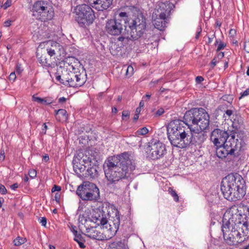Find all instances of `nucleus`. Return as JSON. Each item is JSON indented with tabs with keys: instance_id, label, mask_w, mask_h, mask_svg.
Returning <instances> with one entry per match:
<instances>
[{
	"instance_id": "nucleus-1",
	"label": "nucleus",
	"mask_w": 249,
	"mask_h": 249,
	"mask_svg": "<svg viewBox=\"0 0 249 249\" xmlns=\"http://www.w3.org/2000/svg\"><path fill=\"white\" fill-rule=\"evenodd\" d=\"M136 166L135 160L129 152L108 157L104 165L107 185L116 189L124 187L122 179L127 178L129 172L134 171Z\"/></svg>"
},
{
	"instance_id": "nucleus-2",
	"label": "nucleus",
	"mask_w": 249,
	"mask_h": 249,
	"mask_svg": "<svg viewBox=\"0 0 249 249\" xmlns=\"http://www.w3.org/2000/svg\"><path fill=\"white\" fill-rule=\"evenodd\" d=\"M224 197L230 201L241 200L246 194V182L238 174H231L223 179L220 186Z\"/></svg>"
},
{
	"instance_id": "nucleus-3",
	"label": "nucleus",
	"mask_w": 249,
	"mask_h": 249,
	"mask_svg": "<svg viewBox=\"0 0 249 249\" xmlns=\"http://www.w3.org/2000/svg\"><path fill=\"white\" fill-rule=\"evenodd\" d=\"M183 121L191 128L196 125L201 130H206L209 126L210 116L203 108H193L185 113Z\"/></svg>"
},
{
	"instance_id": "nucleus-4",
	"label": "nucleus",
	"mask_w": 249,
	"mask_h": 249,
	"mask_svg": "<svg viewBox=\"0 0 249 249\" xmlns=\"http://www.w3.org/2000/svg\"><path fill=\"white\" fill-rule=\"evenodd\" d=\"M235 138V135H231V138L224 145L216 146V155L220 159L227 158V160H235L240 155V152L242 148L241 142Z\"/></svg>"
},
{
	"instance_id": "nucleus-5",
	"label": "nucleus",
	"mask_w": 249,
	"mask_h": 249,
	"mask_svg": "<svg viewBox=\"0 0 249 249\" xmlns=\"http://www.w3.org/2000/svg\"><path fill=\"white\" fill-rule=\"evenodd\" d=\"M126 26L129 29L128 39L137 40L143 34L146 26V18L142 14H139L128 19Z\"/></svg>"
},
{
	"instance_id": "nucleus-6",
	"label": "nucleus",
	"mask_w": 249,
	"mask_h": 249,
	"mask_svg": "<svg viewBox=\"0 0 249 249\" xmlns=\"http://www.w3.org/2000/svg\"><path fill=\"white\" fill-rule=\"evenodd\" d=\"M126 27L121 19H110L106 22L105 29L107 33L111 36H120L118 40L122 42L129 38V34L125 32L126 29L124 28Z\"/></svg>"
},
{
	"instance_id": "nucleus-7",
	"label": "nucleus",
	"mask_w": 249,
	"mask_h": 249,
	"mask_svg": "<svg viewBox=\"0 0 249 249\" xmlns=\"http://www.w3.org/2000/svg\"><path fill=\"white\" fill-rule=\"evenodd\" d=\"M32 12L33 16L41 21L51 20L54 16L52 6L47 2L42 0L35 2L33 5Z\"/></svg>"
},
{
	"instance_id": "nucleus-8",
	"label": "nucleus",
	"mask_w": 249,
	"mask_h": 249,
	"mask_svg": "<svg viewBox=\"0 0 249 249\" xmlns=\"http://www.w3.org/2000/svg\"><path fill=\"white\" fill-rule=\"evenodd\" d=\"M75 20L80 26L86 27L92 23L95 18L93 10L86 4L79 5L75 8Z\"/></svg>"
},
{
	"instance_id": "nucleus-9",
	"label": "nucleus",
	"mask_w": 249,
	"mask_h": 249,
	"mask_svg": "<svg viewBox=\"0 0 249 249\" xmlns=\"http://www.w3.org/2000/svg\"><path fill=\"white\" fill-rule=\"evenodd\" d=\"M146 153L148 157L152 160L160 159L166 153L165 145L159 140L153 138L148 142Z\"/></svg>"
},
{
	"instance_id": "nucleus-10",
	"label": "nucleus",
	"mask_w": 249,
	"mask_h": 249,
	"mask_svg": "<svg viewBox=\"0 0 249 249\" xmlns=\"http://www.w3.org/2000/svg\"><path fill=\"white\" fill-rule=\"evenodd\" d=\"M242 215L237 212L232 213L231 212H227L223 215L222 219V231H230L231 230H237L240 226V219Z\"/></svg>"
},
{
	"instance_id": "nucleus-11",
	"label": "nucleus",
	"mask_w": 249,
	"mask_h": 249,
	"mask_svg": "<svg viewBox=\"0 0 249 249\" xmlns=\"http://www.w3.org/2000/svg\"><path fill=\"white\" fill-rule=\"evenodd\" d=\"M190 130L181 131V133H175V135L168 138L171 145L179 148H184L188 146V141L190 140L189 134Z\"/></svg>"
},
{
	"instance_id": "nucleus-12",
	"label": "nucleus",
	"mask_w": 249,
	"mask_h": 249,
	"mask_svg": "<svg viewBox=\"0 0 249 249\" xmlns=\"http://www.w3.org/2000/svg\"><path fill=\"white\" fill-rule=\"evenodd\" d=\"M231 135L235 134L229 135L225 130L216 128L212 132L210 139L215 146H221L227 142L228 139L230 138Z\"/></svg>"
},
{
	"instance_id": "nucleus-13",
	"label": "nucleus",
	"mask_w": 249,
	"mask_h": 249,
	"mask_svg": "<svg viewBox=\"0 0 249 249\" xmlns=\"http://www.w3.org/2000/svg\"><path fill=\"white\" fill-rule=\"evenodd\" d=\"M174 7V4L168 1L164 0L159 1L154 13L157 17L166 18L169 20L171 11Z\"/></svg>"
},
{
	"instance_id": "nucleus-14",
	"label": "nucleus",
	"mask_w": 249,
	"mask_h": 249,
	"mask_svg": "<svg viewBox=\"0 0 249 249\" xmlns=\"http://www.w3.org/2000/svg\"><path fill=\"white\" fill-rule=\"evenodd\" d=\"M70 80L69 87L77 88L82 86L87 81V74L85 69L82 68V71H70Z\"/></svg>"
},
{
	"instance_id": "nucleus-15",
	"label": "nucleus",
	"mask_w": 249,
	"mask_h": 249,
	"mask_svg": "<svg viewBox=\"0 0 249 249\" xmlns=\"http://www.w3.org/2000/svg\"><path fill=\"white\" fill-rule=\"evenodd\" d=\"M200 128H191L189 134L190 140L188 141V146L190 145H200L206 139L207 135Z\"/></svg>"
},
{
	"instance_id": "nucleus-16",
	"label": "nucleus",
	"mask_w": 249,
	"mask_h": 249,
	"mask_svg": "<svg viewBox=\"0 0 249 249\" xmlns=\"http://www.w3.org/2000/svg\"><path fill=\"white\" fill-rule=\"evenodd\" d=\"M222 232L226 243L230 246L237 245L243 241L242 234L237 230Z\"/></svg>"
},
{
	"instance_id": "nucleus-17",
	"label": "nucleus",
	"mask_w": 249,
	"mask_h": 249,
	"mask_svg": "<svg viewBox=\"0 0 249 249\" xmlns=\"http://www.w3.org/2000/svg\"><path fill=\"white\" fill-rule=\"evenodd\" d=\"M106 209V207L104 209V207H99L94 211V213L92 215V218L95 220V222L97 223L98 225L100 224L107 228V220L105 211Z\"/></svg>"
},
{
	"instance_id": "nucleus-18",
	"label": "nucleus",
	"mask_w": 249,
	"mask_h": 249,
	"mask_svg": "<svg viewBox=\"0 0 249 249\" xmlns=\"http://www.w3.org/2000/svg\"><path fill=\"white\" fill-rule=\"evenodd\" d=\"M62 69L63 68L61 66L57 68V71L55 73L56 80L59 81L61 84L69 87L70 71H68L67 69L63 68V71H61L62 73L60 74L59 71Z\"/></svg>"
},
{
	"instance_id": "nucleus-19",
	"label": "nucleus",
	"mask_w": 249,
	"mask_h": 249,
	"mask_svg": "<svg viewBox=\"0 0 249 249\" xmlns=\"http://www.w3.org/2000/svg\"><path fill=\"white\" fill-rule=\"evenodd\" d=\"M185 124L184 121L181 120H174L171 121L167 128L168 138L175 135V133H176L175 131H178Z\"/></svg>"
},
{
	"instance_id": "nucleus-20",
	"label": "nucleus",
	"mask_w": 249,
	"mask_h": 249,
	"mask_svg": "<svg viewBox=\"0 0 249 249\" xmlns=\"http://www.w3.org/2000/svg\"><path fill=\"white\" fill-rule=\"evenodd\" d=\"M76 194L83 201L96 202L100 198V195H96L93 192H82L77 189Z\"/></svg>"
},
{
	"instance_id": "nucleus-21",
	"label": "nucleus",
	"mask_w": 249,
	"mask_h": 249,
	"mask_svg": "<svg viewBox=\"0 0 249 249\" xmlns=\"http://www.w3.org/2000/svg\"><path fill=\"white\" fill-rule=\"evenodd\" d=\"M113 210L114 211H113V213H114L115 216L111 215L110 211L108 212L107 214L113 219L112 220L113 225H111V224H109V227H110L109 230L111 232H114V234H116L119 228L120 220L119 211L118 210L114 208Z\"/></svg>"
},
{
	"instance_id": "nucleus-22",
	"label": "nucleus",
	"mask_w": 249,
	"mask_h": 249,
	"mask_svg": "<svg viewBox=\"0 0 249 249\" xmlns=\"http://www.w3.org/2000/svg\"><path fill=\"white\" fill-rule=\"evenodd\" d=\"M77 189L80 191L87 192H93L96 195H100L99 190L97 186L93 183L89 181L84 182L83 184L79 185Z\"/></svg>"
},
{
	"instance_id": "nucleus-23",
	"label": "nucleus",
	"mask_w": 249,
	"mask_h": 249,
	"mask_svg": "<svg viewBox=\"0 0 249 249\" xmlns=\"http://www.w3.org/2000/svg\"><path fill=\"white\" fill-rule=\"evenodd\" d=\"M113 0H93L92 6L98 11L108 9L112 4Z\"/></svg>"
},
{
	"instance_id": "nucleus-24",
	"label": "nucleus",
	"mask_w": 249,
	"mask_h": 249,
	"mask_svg": "<svg viewBox=\"0 0 249 249\" xmlns=\"http://www.w3.org/2000/svg\"><path fill=\"white\" fill-rule=\"evenodd\" d=\"M86 232L88 233L87 234H85L84 235L87 236L90 238L97 240H103L105 238V236L100 231L95 230L94 228L92 227L90 228H87Z\"/></svg>"
},
{
	"instance_id": "nucleus-25",
	"label": "nucleus",
	"mask_w": 249,
	"mask_h": 249,
	"mask_svg": "<svg viewBox=\"0 0 249 249\" xmlns=\"http://www.w3.org/2000/svg\"><path fill=\"white\" fill-rule=\"evenodd\" d=\"M73 170L79 178L85 177V173L84 174L86 170V166L78 163L76 159H74L72 160Z\"/></svg>"
},
{
	"instance_id": "nucleus-26",
	"label": "nucleus",
	"mask_w": 249,
	"mask_h": 249,
	"mask_svg": "<svg viewBox=\"0 0 249 249\" xmlns=\"http://www.w3.org/2000/svg\"><path fill=\"white\" fill-rule=\"evenodd\" d=\"M168 21L169 19L166 18L156 16V18L153 20V24L157 29L162 31L166 27Z\"/></svg>"
},
{
	"instance_id": "nucleus-27",
	"label": "nucleus",
	"mask_w": 249,
	"mask_h": 249,
	"mask_svg": "<svg viewBox=\"0 0 249 249\" xmlns=\"http://www.w3.org/2000/svg\"><path fill=\"white\" fill-rule=\"evenodd\" d=\"M98 167L95 164L88 167L86 172H85V177H90L94 178L98 175V171L97 168Z\"/></svg>"
},
{
	"instance_id": "nucleus-28",
	"label": "nucleus",
	"mask_w": 249,
	"mask_h": 249,
	"mask_svg": "<svg viewBox=\"0 0 249 249\" xmlns=\"http://www.w3.org/2000/svg\"><path fill=\"white\" fill-rule=\"evenodd\" d=\"M32 100L34 102H37L43 105H50L53 102V99L51 97H45L44 98H41L36 96V94H34L32 96Z\"/></svg>"
},
{
	"instance_id": "nucleus-29",
	"label": "nucleus",
	"mask_w": 249,
	"mask_h": 249,
	"mask_svg": "<svg viewBox=\"0 0 249 249\" xmlns=\"http://www.w3.org/2000/svg\"><path fill=\"white\" fill-rule=\"evenodd\" d=\"M55 117L58 121H66L68 119V114L67 111L64 109L55 110Z\"/></svg>"
},
{
	"instance_id": "nucleus-30",
	"label": "nucleus",
	"mask_w": 249,
	"mask_h": 249,
	"mask_svg": "<svg viewBox=\"0 0 249 249\" xmlns=\"http://www.w3.org/2000/svg\"><path fill=\"white\" fill-rule=\"evenodd\" d=\"M240 219V226L238 227L237 230L242 232L246 236L249 234V221H245L242 223ZM239 225V224H238Z\"/></svg>"
},
{
	"instance_id": "nucleus-31",
	"label": "nucleus",
	"mask_w": 249,
	"mask_h": 249,
	"mask_svg": "<svg viewBox=\"0 0 249 249\" xmlns=\"http://www.w3.org/2000/svg\"><path fill=\"white\" fill-rule=\"evenodd\" d=\"M48 43L50 45L49 47L56 51L58 54L61 55V53L64 51L63 47L61 45L54 41H49Z\"/></svg>"
},
{
	"instance_id": "nucleus-32",
	"label": "nucleus",
	"mask_w": 249,
	"mask_h": 249,
	"mask_svg": "<svg viewBox=\"0 0 249 249\" xmlns=\"http://www.w3.org/2000/svg\"><path fill=\"white\" fill-rule=\"evenodd\" d=\"M74 240L78 244L80 248L84 249L86 247L84 244L86 240L85 237L81 233H79L75 235L74 237Z\"/></svg>"
},
{
	"instance_id": "nucleus-33",
	"label": "nucleus",
	"mask_w": 249,
	"mask_h": 249,
	"mask_svg": "<svg viewBox=\"0 0 249 249\" xmlns=\"http://www.w3.org/2000/svg\"><path fill=\"white\" fill-rule=\"evenodd\" d=\"M213 115L215 120H219L220 119H221L222 120L224 121L228 120V118H227V116L225 115L224 113L220 112L217 109H216L214 110L213 112Z\"/></svg>"
},
{
	"instance_id": "nucleus-34",
	"label": "nucleus",
	"mask_w": 249,
	"mask_h": 249,
	"mask_svg": "<svg viewBox=\"0 0 249 249\" xmlns=\"http://www.w3.org/2000/svg\"><path fill=\"white\" fill-rule=\"evenodd\" d=\"M83 162L84 163H89V166H91L92 164H95V162H97L96 159L92 156L90 157H87V156L83 158Z\"/></svg>"
},
{
	"instance_id": "nucleus-35",
	"label": "nucleus",
	"mask_w": 249,
	"mask_h": 249,
	"mask_svg": "<svg viewBox=\"0 0 249 249\" xmlns=\"http://www.w3.org/2000/svg\"><path fill=\"white\" fill-rule=\"evenodd\" d=\"M114 19H121L122 20V23H127L128 19V16L126 12H120L118 16L116 17Z\"/></svg>"
},
{
	"instance_id": "nucleus-36",
	"label": "nucleus",
	"mask_w": 249,
	"mask_h": 249,
	"mask_svg": "<svg viewBox=\"0 0 249 249\" xmlns=\"http://www.w3.org/2000/svg\"><path fill=\"white\" fill-rule=\"evenodd\" d=\"M38 60L39 63L43 67H50L51 66L45 56L42 55L40 57L38 58Z\"/></svg>"
},
{
	"instance_id": "nucleus-37",
	"label": "nucleus",
	"mask_w": 249,
	"mask_h": 249,
	"mask_svg": "<svg viewBox=\"0 0 249 249\" xmlns=\"http://www.w3.org/2000/svg\"><path fill=\"white\" fill-rule=\"evenodd\" d=\"M110 249H124V245L122 242L113 243L109 246Z\"/></svg>"
},
{
	"instance_id": "nucleus-38",
	"label": "nucleus",
	"mask_w": 249,
	"mask_h": 249,
	"mask_svg": "<svg viewBox=\"0 0 249 249\" xmlns=\"http://www.w3.org/2000/svg\"><path fill=\"white\" fill-rule=\"evenodd\" d=\"M243 124V121L241 118L240 119H238L237 120L236 119H234L232 122V126L233 128H235V129H238L240 127V125Z\"/></svg>"
},
{
	"instance_id": "nucleus-39",
	"label": "nucleus",
	"mask_w": 249,
	"mask_h": 249,
	"mask_svg": "<svg viewBox=\"0 0 249 249\" xmlns=\"http://www.w3.org/2000/svg\"><path fill=\"white\" fill-rule=\"evenodd\" d=\"M26 239L24 238L18 237L14 240V245L16 246H19L24 243Z\"/></svg>"
},
{
	"instance_id": "nucleus-40",
	"label": "nucleus",
	"mask_w": 249,
	"mask_h": 249,
	"mask_svg": "<svg viewBox=\"0 0 249 249\" xmlns=\"http://www.w3.org/2000/svg\"><path fill=\"white\" fill-rule=\"evenodd\" d=\"M169 193L173 197L174 199L176 202H178L179 197L175 190L171 188H169Z\"/></svg>"
},
{
	"instance_id": "nucleus-41",
	"label": "nucleus",
	"mask_w": 249,
	"mask_h": 249,
	"mask_svg": "<svg viewBox=\"0 0 249 249\" xmlns=\"http://www.w3.org/2000/svg\"><path fill=\"white\" fill-rule=\"evenodd\" d=\"M239 207L243 209V211H244V214L245 215H247V214L249 215V206L241 203L239 204Z\"/></svg>"
},
{
	"instance_id": "nucleus-42",
	"label": "nucleus",
	"mask_w": 249,
	"mask_h": 249,
	"mask_svg": "<svg viewBox=\"0 0 249 249\" xmlns=\"http://www.w3.org/2000/svg\"><path fill=\"white\" fill-rule=\"evenodd\" d=\"M48 54L51 56H55L56 54H58V53L56 52V51H55L54 49H52L50 47H48L47 49Z\"/></svg>"
},
{
	"instance_id": "nucleus-43",
	"label": "nucleus",
	"mask_w": 249,
	"mask_h": 249,
	"mask_svg": "<svg viewBox=\"0 0 249 249\" xmlns=\"http://www.w3.org/2000/svg\"><path fill=\"white\" fill-rule=\"evenodd\" d=\"M228 108V105L226 104H222L216 108L217 110H218L220 112H222L223 113H224L225 112V111Z\"/></svg>"
},
{
	"instance_id": "nucleus-44",
	"label": "nucleus",
	"mask_w": 249,
	"mask_h": 249,
	"mask_svg": "<svg viewBox=\"0 0 249 249\" xmlns=\"http://www.w3.org/2000/svg\"><path fill=\"white\" fill-rule=\"evenodd\" d=\"M220 43L217 45V48L216 50V52H219L220 50L224 49L226 46V44L223 42H222L221 40H219Z\"/></svg>"
},
{
	"instance_id": "nucleus-45",
	"label": "nucleus",
	"mask_w": 249,
	"mask_h": 249,
	"mask_svg": "<svg viewBox=\"0 0 249 249\" xmlns=\"http://www.w3.org/2000/svg\"><path fill=\"white\" fill-rule=\"evenodd\" d=\"M148 129L146 127H143L142 128H140L138 131L139 134L141 135H144L148 133Z\"/></svg>"
},
{
	"instance_id": "nucleus-46",
	"label": "nucleus",
	"mask_w": 249,
	"mask_h": 249,
	"mask_svg": "<svg viewBox=\"0 0 249 249\" xmlns=\"http://www.w3.org/2000/svg\"><path fill=\"white\" fill-rule=\"evenodd\" d=\"M220 60L216 56H215L210 64L211 68H213L216 66V64Z\"/></svg>"
},
{
	"instance_id": "nucleus-47",
	"label": "nucleus",
	"mask_w": 249,
	"mask_h": 249,
	"mask_svg": "<svg viewBox=\"0 0 249 249\" xmlns=\"http://www.w3.org/2000/svg\"><path fill=\"white\" fill-rule=\"evenodd\" d=\"M130 113L128 111H123L122 112V119L127 120L129 119Z\"/></svg>"
},
{
	"instance_id": "nucleus-48",
	"label": "nucleus",
	"mask_w": 249,
	"mask_h": 249,
	"mask_svg": "<svg viewBox=\"0 0 249 249\" xmlns=\"http://www.w3.org/2000/svg\"><path fill=\"white\" fill-rule=\"evenodd\" d=\"M133 68L131 66H128L126 71V75L130 76L133 74Z\"/></svg>"
},
{
	"instance_id": "nucleus-49",
	"label": "nucleus",
	"mask_w": 249,
	"mask_h": 249,
	"mask_svg": "<svg viewBox=\"0 0 249 249\" xmlns=\"http://www.w3.org/2000/svg\"><path fill=\"white\" fill-rule=\"evenodd\" d=\"M29 176L32 178H34L36 176V172L34 169H30L29 171Z\"/></svg>"
},
{
	"instance_id": "nucleus-50",
	"label": "nucleus",
	"mask_w": 249,
	"mask_h": 249,
	"mask_svg": "<svg viewBox=\"0 0 249 249\" xmlns=\"http://www.w3.org/2000/svg\"><path fill=\"white\" fill-rule=\"evenodd\" d=\"M244 49L248 53H249V40L244 42Z\"/></svg>"
},
{
	"instance_id": "nucleus-51",
	"label": "nucleus",
	"mask_w": 249,
	"mask_h": 249,
	"mask_svg": "<svg viewBox=\"0 0 249 249\" xmlns=\"http://www.w3.org/2000/svg\"><path fill=\"white\" fill-rule=\"evenodd\" d=\"M233 111L231 109H228L225 111V112L224 113L225 115L227 116V118H228V120H229L230 118V117L231 116V115L233 114Z\"/></svg>"
},
{
	"instance_id": "nucleus-52",
	"label": "nucleus",
	"mask_w": 249,
	"mask_h": 249,
	"mask_svg": "<svg viewBox=\"0 0 249 249\" xmlns=\"http://www.w3.org/2000/svg\"><path fill=\"white\" fill-rule=\"evenodd\" d=\"M7 189H6L5 186L2 184H0V193L2 195H5L7 193Z\"/></svg>"
},
{
	"instance_id": "nucleus-53",
	"label": "nucleus",
	"mask_w": 249,
	"mask_h": 249,
	"mask_svg": "<svg viewBox=\"0 0 249 249\" xmlns=\"http://www.w3.org/2000/svg\"><path fill=\"white\" fill-rule=\"evenodd\" d=\"M39 223L44 227H46L47 224V219L45 217H42L39 219Z\"/></svg>"
},
{
	"instance_id": "nucleus-54",
	"label": "nucleus",
	"mask_w": 249,
	"mask_h": 249,
	"mask_svg": "<svg viewBox=\"0 0 249 249\" xmlns=\"http://www.w3.org/2000/svg\"><path fill=\"white\" fill-rule=\"evenodd\" d=\"M11 5V0H7L3 5L4 9H6L8 7H10Z\"/></svg>"
},
{
	"instance_id": "nucleus-55",
	"label": "nucleus",
	"mask_w": 249,
	"mask_h": 249,
	"mask_svg": "<svg viewBox=\"0 0 249 249\" xmlns=\"http://www.w3.org/2000/svg\"><path fill=\"white\" fill-rule=\"evenodd\" d=\"M217 53V54H216V57L219 60H220L222 58H223L224 56V53L223 52H216Z\"/></svg>"
},
{
	"instance_id": "nucleus-56",
	"label": "nucleus",
	"mask_w": 249,
	"mask_h": 249,
	"mask_svg": "<svg viewBox=\"0 0 249 249\" xmlns=\"http://www.w3.org/2000/svg\"><path fill=\"white\" fill-rule=\"evenodd\" d=\"M187 129H189V130H191V127H189V126H188L186 124L184 125V126L183 127H181L180 130H179L178 131H175L176 132H177L176 133H181V131H184V130H185V131L187 130Z\"/></svg>"
},
{
	"instance_id": "nucleus-57",
	"label": "nucleus",
	"mask_w": 249,
	"mask_h": 249,
	"mask_svg": "<svg viewBox=\"0 0 249 249\" xmlns=\"http://www.w3.org/2000/svg\"><path fill=\"white\" fill-rule=\"evenodd\" d=\"M248 95H249V88L241 93V96L239 97V99H241L243 97L248 96Z\"/></svg>"
},
{
	"instance_id": "nucleus-58",
	"label": "nucleus",
	"mask_w": 249,
	"mask_h": 249,
	"mask_svg": "<svg viewBox=\"0 0 249 249\" xmlns=\"http://www.w3.org/2000/svg\"><path fill=\"white\" fill-rule=\"evenodd\" d=\"M61 190V188L60 186L54 185L53 188L52 189V192H54L55 191H60Z\"/></svg>"
},
{
	"instance_id": "nucleus-59",
	"label": "nucleus",
	"mask_w": 249,
	"mask_h": 249,
	"mask_svg": "<svg viewBox=\"0 0 249 249\" xmlns=\"http://www.w3.org/2000/svg\"><path fill=\"white\" fill-rule=\"evenodd\" d=\"M204 80V78L201 76H197L196 78V82L197 84H200Z\"/></svg>"
},
{
	"instance_id": "nucleus-60",
	"label": "nucleus",
	"mask_w": 249,
	"mask_h": 249,
	"mask_svg": "<svg viewBox=\"0 0 249 249\" xmlns=\"http://www.w3.org/2000/svg\"><path fill=\"white\" fill-rule=\"evenodd\" d=\"M164 112V110L162 108H160L157 111L156 114L158 116H160L163 114Z\"/></svg>"
},
{
	"instance_id": "nucleus-61",
	"label": "nucleus",
	"mask_w": 249,
	"mask_h": 249,
	"mask_svg": "<svg viewBox=\"0 0 249 249\" xmlns=\"http://www.w3.org/2000/svg\"><path fill=\"white\" fill-rule=\"evenodd\" d=\"M23 70L21 69V65H17L16 66V72L17 73L20 74L22 71Z\"/></svg>"
},
{
	"instance_id": "nucleus-62",
	"label": "nucleus",
	"mask_w": 249,
	"mask_h": 249,
	"mask_svg": "<svg viewBox=\"0 0 249 249\" xmlns=\"http://www.w3.org/2000/svg\"><path fill=\"white\" fill-rule=\"evenodd\" d=\"M5 159L4 150H1L0 152V161H3Z\"/></svg>"
},
{
	"instance_id": "nucleus-63",
	"label": "nucleus",
	"mask_w": 249,
	"mask_h": 249,
	"mask_svg": "<svg viewBox=\"0 0 249 249\" xmlns=\"http://www.w3.org/2000/svg\"><path fill=\"white\" fill-rule=\"evenodd\" d=\"M47 129V126L45 123L43 124L42 125V132L41 133L43 134H45L46 133V130Z\"/></svg>"
},
{
	"instance_id": "nucleus-64",
	"label": "nucleus",
	"mask_w": 249,
	"mask_h": 249,
	"mask_svg": "<svg viewBox=\"0 0 249 249\" xmlns=\"http://www.w3.org/2000/svg\"><path fill=\"white\" fill-rule=\"evenodd\" d=\"M42 160L44 162H47L49 160V157L48 155L46 154L44 155H43L42 157Z\"/></svg>"
}]
</instances>
